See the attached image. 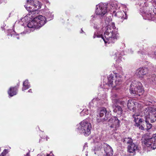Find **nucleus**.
<instances>
[{
  "instance_id": "nucleus-42",
  "label": "nucleus",
  "mask_w": 156,
  "mask_h": 156,
  "mask_svg": "<svg viewBox=\"0 0 156 156\" xmlns=\"http://www.w3.org/2000/svg\"><path fill=\"white\" fill-rule=\"evenodd\" d=\"M154 54L155 55H156V52H154Z\"/></svg>"
},
{
  "instance_id": "nucleus-24",
  "label": "nucleus",
  "mask_w": 156,
  "mask_h": 156,
  "mask_svg": "<svg viewBox=\"0 0 156 156\" xmlns=\"http://www.w3.org/2000/svg\"><path fill=\"white\" fill-rule=\"evenodd\" d=\"M103 144L100 143H98L97 145H96L95 147V149L94 150V151H100L102 153H103Z\"/></svg>"
},
{
  "instance_id": "nucleus-14",
  "label": "nucleus",
  "mask_w": 156,
  "mask_h": 156,
  "mask_svg": "<svg viewBox=\"0 0 156 156\" xmlns=\"http://www.w3.org/2000/svg\"><path fill=\"white\" fill-rule=\"evenodd\" d=\"M138 104L134 99L128 100L127 103V107L128 109L130 111L134 112L136 109V107L138 106Z\"/></svg>"
},
{
  "instance_id": "nucleus-22",
  "label": "nucleus",
  "mask_w": 156,
  "mask_h": 156,
  "mask_svg": "<svg viewBox=\"0 0 156 156\" xmlns=\"http://www.w3.org/2000/svg\"><path fill=\"white\" fill-rule=\"evenodd\" d=\"M107 111L106 109L105 108H102L100 109V113H99V117H102L105 114V118L107 117L108 116H110L111 114H106Z\"/></svg>"
},
{
  "instance_id": "nucleus-39",
  "label": "nucleus",
  "mask_w": 156,
  "mask_h": 156,
  "mask_svg": "<svg viewBox=\"0 0 156 156\" xmlns=\"http://www.w3.org/2000/svg\"><path fill=\"white\" fill-rule=\"evenodd\" d=\"M28 92H32V90L31 89H30L28 90Z\"/></svg>"
},
{
  "instance_id": "nucleus-33",
  "label": "nucleus",
  "mask_w": 156,
  "mask_h": 156,
  "mask_svg": "<svg viewBox=\"0 0 156 156\" xmlns=\"http://www.w3.org/2000/svg\"><path fill=\"white\" fill-rule=\"evenodd\" d=\"M7 152V150L5 149L2 153V154L1 155H0V156H6V154Z\"/></svg>"
},
{
  "instance_id": "nucleus-11",
  "label": "nucleus",
  "mask_w": 156,
  "mask_h": 156,
  "mask_svg": "<svg viewBox=\"0 0 156 156\" xmlns=\"http://www.w3.org/2000/svg\"><path fill=\"white\" fill-rule=\"evenodd\" d=\"M103 153L105 156H112L113 154V151L112 148L106 143L103 144Z\"/></svg>"
},
{
  "instance_id": "nucleus-25",
  "label": "nucleus",
  "mask_w": 156,
  "mask_h": 156,
  "mask_svg": "<svg viewBox=\"0 0 156 156\" xmlns=\"http://www.w3.org/2000/svg\"><path fill=\"white\" fill-rule=\"evenodd\" d=\"M30 87V84L28 82V80H26L23 82V87L22 90L23 91L26 90Z\"/></svg>"
},
{
  "instance_id": "nucleus-26",
  "label": "nucleus",
  "mask_w": 156,
  "mask_h": 156,
  "mask_svg": "<svg viewBox=\"0 0 156 156\" xmlns=\"http://www.w3.org/2000/svg\"><path fill=\"white\" fill-rule=\"evenodd\" d=\"M98 98H96L93 99L92 101L90 103V106H98L99 105L98 102L99 101Z\"/></svg>"
},
{
  "instance_id": "nucleus-38",
  "label": "nucleus",
  "mask_w": 156,
  "mask_h": 156,
  "mask_svg": "<svg viewBox=\"0 0 156 156\" xmlns=\"http://www.w3.org/2000/svg\"><path fill=\"white\" fill-rule=\"evenodd\" d=\"M26 156H30V155L29 153H27V154H26Z\"/></svg>"
},
{
  "instance_id": "nucleus-13",
  "label": "nucleus",
  "mask_w": 156,
  "mask_h": 156,
  "mask_svg": "<svg viewBox=\"0 0 156 156\" xmlns=\"http://www.w3.org/2000/svg\"><path fill=\"white\" fill-rule=\"evenodd\" d=\"M37 23L36 22L35 20V19L34 18L31 21L29 22L27 24V27H25V28L26 29L27 31H26L25 32L24 31L23 32V34H26V33H30L31 31L30 30H28L27 29V28H39L38 27H37ZM22 33H21V34H22Z\"/></svg>"
},
{
  "instance_id": "nucleus-4",
  "label": "nucleus",
  "mask_w": 156,
  "mask_h": 156,
  "mask_svg": "<svg viewBox=\"0 0 156 156\" xmlns=\"http://www.w3.org/2000/svg\"><path fill=\"white\" fill-rule=\"evenodd\" d=\"M77 127L76 131L78 133L87 136L91 133V125L87 120H84L81 122L77 125Z\"/></svg>"
},
{
  "instance_id": "nucleus-40",
  "label": "nucleus",
  "mask_w": 156,
  "mask_h": 156,
  "mask_svg": "<svg viewBox=\"0 0 156 156\" xmlns=\"http://www.w3.org/2000/svg\"><path fill=\"white\" fill-rule=\"evenodd\" d=\"M47 156H51V155H50V154H47Z\"/></svg>"
},
{
  "instance_id": "nucleus-2",
  "label": "nucleus",
  "mask_w": 156,
  "mask_h": 156,
  "mask_svg": "<svg viewBox=\"0 0 156 156\" xmlns=\"http://www.w3.org/2000/svg\"><path fill=\"white\" fill-rule=\"evenodd\" d=\"M111 18H106L105 23L106 25L104 29L105 30L104 34H99L97 30L94 33L93 38L101 37L107 45L111 43H114L118 37V34L115 31V24L111 22Z\"/></svg>"
},
{
  "instance_id": "nucleus-27",
  "label": "nucleus",
  "mask_w": 156,
  "mask_h": 156,
  "mask_svg": "<svg viewBox=\"0 0 156 156\" xmlns=\"http://www.w3.org/2000/svg\"><path fill=\"white\" fill-rule=\"evenodd\" d=\"M108 116L106 117V118L104 117V118H102V117H100L98 116L97 121L98 123H104L108 119Z\"/></svg>"
},
{
  "instance_id": "nucleus-5",
  "label": "nucleus",
  "mask_w": 156,
  "mask_h": 156,
  "mask_svg": "<svg viewBox=\"0 0 156 156\" xmlns=\"http://www.w3.org/2000/svg\"><path fill=\"white\" fill-rule=\"evenodd\" d=\"M151 9L148 6V4L144 2L140 9V12L144 19L151 20H154V14L152 12V9Z\"/></svg>"
},
{
  "instance_id": "nucleus-28",
  "label": "nucleus",
  "mask_w": 156,
  "mask_h": 156,
  "mask_svg": "<svg viewBox=\"0 0 156 156\" xmlns=\"http://www.w3.org/2000/svg\"><path fill=\"white\" fill-rule=\"evenodd\" d=\"M122 141L125 143L130 144L133 143L132 140L130 138H125L122 139Z\"/></svg>"
},
{
  "instance_id": "nucleus-45",
  "label": "nucleus",
  "mask_w": 156,
  "mask_h": 156,
  "mask_svg": "<svg viewBox=\"0 0 156 156\" xmlns=\"http://www.w3.org/2000/svg\"><path fill=\"white\" fill-rule=\"evenodd\" d=\"M19 83H18V84H17L18 86H18H19Z\"/></svg>"
},
{
  "instance_id": "nucleus-16",
  "label": "nucleus",
  "mask_w": 156,
  "mask_h": 156,
  "mask_svg": "<svg viewBox=\"0 0 156 156\" xmlns=\"http://www.w3.org/2000/svg\"><path fill=\"white\" fill-rule=\"evenodd\" d=\"M111 98L113 103H114L117 105L118 104H120L122 106H124V101L121 99H118L117 94H113L111 96Z\"/></svg>"
},
{
  "instance_id": "nucleus-6",
  "label": "nucleus",
  "mask_w": 156,
  "mask_h": 156,
  "mask_svg": "<svg viewBox=\"0 0 156 156\" xmlns=\"http://www.w3.org/2000/svg\"><path fill=\"white\" fill-rule=\"evenodd\" d=\"M107 12V6L104 4H100L96 6L95 13L96 15L93 16L92 19L94 20L98 17L101 19Z\"/></svg>"
},
{
  "instance_id": "nucleus-7",
  "label": "nucleus",
  "mask_w": 156,
  "mask_h": 156,
  "mask_svg": "<svg viewBox=\"0 0 156 156\" xmlns=\"http://www.w3.org/2000/svg\"><path fill=\"white\" fill-rule=\"evenodd\" d=\"M129 90L131 94L138 95L139 96L142 94L143 91L141 83L136 81H132L131 83Z\"/></svg>"
},
{
  "instance_id": "nucleus-48",
  "label": "nucleus",
  "mask_w": 156,
  "mask_h": 156,
  "mask_svg": "<svg viewBox=\"0 0 156 156\" xmlns=\"http://www.w3.org/2000/svg\"><path fill=\"white\" fill-rule=\"evenodd\" d=\"M46 140H47V137H46Z\"/></svg>"
},
{
  "instance_id": "nucleus-30",
  "label": "nucleus",
  "mask_w": 156,
  "mask_h": 156,
  "mask_svg": "<svg viewBox=\"0 0 156 156\" xmlns=\"http://www.w3.org/2000/svg\"><path fill=\"white\" fill-rule=\"evenodd\" d=\"M111 9L112 10L113 12L115 13L116 11L114 9H117L118 6L116 3H114L111 4L110 5Z\"/></svg>"
},
{
  "instance_id": "nucleus-34",
  "label": "nucleus",
  "mask_w": 156,
  "mask_h": 156,
  "mask_svg": "<svg viewBox=\"0 0 156 156\" xmlns=\"http://www.w3.org/2000/svg\"><path fill=\"white\" fill-rule=\"evenodd\" d=\"M37 156H44V155L43 154H39Z\"/></svg>"
},
{
  "instance_id": "nucleus-37",
  "label": "nucleus",
  "mask_w": 156,
  "mask_h": 156,
  "mask_svg": "<svg viewBox=\"0 0 156 156\" xmlns=\"http://www.w3.org/2000/svg\"><path fill=\"white\" fill-rule=\"evenodd\" d=\"M83 32H83V30L82 29H81V31H80V33H83Z\"/></svg>"
},
{
  "instance_id": "nucleus-44",
  "label": "nucleus",
  "mask_w": 156,
  "mask_h": 156,
  "mask_svg": "<svg viewBox=\"0 0 156 156\" xmlns=\"http://www.w3.org/2000/svg\"><path fill=\"white\" fill-rule=\"evenodd\" d=\"M94 27L95 28L97 29V27H95V26H94Z\"/></svg>"
},
{
  "instance_id": "nucleus-3",
  "label": "nucleus",
  "mask_w": 156,
  "mask_h": 156,
  "mask_svg": "<svg viewBox=\"0 0 156 156\" xmlns=\"http://www.w3.org/2000/svg\"><path fill=\"white\" fill-rule=\"evenodd\" d=\"M117 70V72L114 73L115 74V79L112 74L109 75L108 77L109 86L113 87L120 84L122 82V77L123 75L122 67H118Z\"/></svg>"
},
{
  "instance_id": "nucleus-43",
  "label": "nucleus",
  "mask_w": 156,
  "mask_h": 156,
  "mask_svg": "<svg viewBox=\"0 0 156 156\" xmlns=\"http://www.w3.org/2000/svg\"><path fill=\"white\" fill-rule=\"evenodd\" d=\"M26 17H25L24 18V19H25V20H26Z\"/></svg>"
},
{
  "instance_id": "nucleus-23",
  "label": "nucleus",
  "mask_w": 156,
  "mask_h": 156,
  "mask_svg": "<svg viewBox=\"0 0 156 156\" xmlns=\"http://www.w3.org/2000/svg\"><path fill=\"white\" fill-rule=\"evenodd\" d=\"M114 55H115V57H116L117 59L116 60V62L117 63H119L122 61L124 60V58L122 57V55L119 54V52L117 51H116L114 52Z\"/></svg>"
},
{
  "instance_id": "nucleus-10",
  "label": "nucleus",
  "mask_w": 156,
  "mask_h": 156,
  "mask_svg": "<svg viewBox=\"0 0 156 156\" xmlns=\"http://www.w3.org/2000/svg\"><path fill=\"white\" fill-rule=\"evenodd\" d=\"M108 122L110 128H113L114 130H116L119 126L120 121L116 116L112 117Z\"/></svg>"
},
{
  "instance_id": "nucleus-29",
  "label": "nucleus",
  "mask_w": 156,
  "mask_h": 156,
  "mask_svg": "<svg viewBox=\"0 0 156 156\" xmlns=\"http://www.w3.org/2000/svg\"><path fill=\"white\" fill-rule=\"evenodd\" d=\"M45 15L47 17V18L49 20H51L53 17V15L48 11H47L45 12Z\"/></svg>"
},
{
  "instance_id": "nucleus-19",
  "label": "nucleus",
  "mask_w": 156,
  "mask_h": 156,
  "mask_svg": "<svg viewBox=\"0 0 156 156\" xmlns=\"http://www.w3.org/2000/svg\"><path fill=\"white\" fill-rule=\"evenodd\" d=\"M137 150V146L134 143H131L128 146V151L130 153L135 152Z\"/></svg>"
},
{
  "instance_id": "nucleus-18",
  "label": "nucleus",
  "mask_w": 156,
  "mask_h": 156,
  "mask_svg": "<svg viewBox=\"0 0 156 156\" xmlns=\"http://www.w3.org/2000/svg\"><path fill=\"white\" fill-rule=\"evenodd\" d=\"M113 112L117 113L118 115H120L122 112V108L116 104L113 103L112 105Z\"/></svg>"
},
{
  "instance_id": "nucleus-47",
  "label": "nucleus",
  "mask_w": 156,
  "mask_h": 156,
  "mask_svg": "<svg viewBox=\"0 0 156 156\" xmlns=\"http://www.w3.org/2000/svg\"><path fill=\"white\" fill-rule=\"evenodd\" d=\"M23 25H24V23H23ZM23 26H24V25H23Z\"/></svg>"
},
{
  "instance_id": "nucleus-15",
  "label": "nucleus",
  "mask_w": 156,
  "mask_h": 156,
  "mask_svg": "<svg viewBox=\"0 0 156 156\" xmlns=\"http://www.w3.org/2000/svg\"><path fill=\"white\" fill-rule=\"evenodd\" d=\"M148 69L145 67L140 68L136 70V75L139 77H143L147 74Z\"/></svg>"
},
{
  "instance_id": "nucleus-46",
  "label": "nucleus",
  "mask_w": 156,
  "mask_h": 156,
  "mask_svg": "<svg viewBox=\"0 0 156 156\" xmlns=\"http://www.w3.org/2000/svg\"><path fill=\"white\" fill-rule=\"evenodd\" d=\"M94 154H96V152H95H95H94Z\"/></svg>"
},
{
  "instance_id": "nucleus-1",
  "label": "nucleus",
  "mask_w": 156,
  "mask_h": 156,
  "mask_svg": "<svg viewBox=\"0 0 156 156\" xmlns=\"http://www.w3.org/2000/svg\"><path fill=\"white\" fill-rule=\"evenodd\" d=\"M143 113V116L133 115L132 117L135 122V125L142 130H145V125L147 129H150L152 127V125L149 121L152 123L156 121V108L147 107L144 109Z\"/></svg>"
},
{
  "instance_id": "nucleus-21",
  "label": "nucleus",
  "mask_w": 156,
  "mask_h": 156,
  "mask_svg": "<svg viewBox=\"0 0 156 156\" xmlns=\"http://www.w3.org/2000/svg\"><path fill=\"white\" fill-rule=\"evenodd\" d=\"M147 80L148 82L151 83L156 84V75H147Z\"/></svg>"
},
{
  "instance_id": "nucleus-36",
  "label": "nucleus",
  "mask_w": 156,
  "mask_h": 156,
  "mask_svg": "<svg viewBox=\"0 0 156 156\" xmlns=\"http://www.w3.org/2000/svg\"><path fill=\"white\" fill-rule=\"evenodd\" d=\"M87 147V144H85L84 145V147Z\"/></svg>"
},
{
  "instance_id": "nucleus-17",
  "label": "nucleus",
  "mask_w": 156,
  "mask_h": 156,
  "mask_svg": "<svg viewBox=\"0 0 156 156\" xmlns=\"http://www.w3.org/2000/svg\"><path fill=\"white\" fill-rule=\"evenodd\" d=\"M115 15L119 18L120 22H122L124 20L127 19V18L126 12L124 11L117 12L115 14Z\"/></svg>"
},
{
  "instance_id": "nucleus-8",
  "label": "nucleus",
  "mask_w": 156,
  "mask_h": 156,
  "mask_svg": "<svg viewBox=\"0 0 156 156\" xmlns=\"http://www.w3.org/2000/svg\"><path fill=\"white\" fill-rule=\"evenodd\" d=\"M142 142L147 147L151 150L156 149V134H154L151 138L142 139Z\"/></svg>"
},
{
  "instance_id": "nucleus-20",
  "label": "nucleus",
  "mask_w": 156,
  "mask_h": 156,
  "mask_svg": "<svg viewBox=\"0 0 156 156\" xmlns=\"http://www.w3.org/2000/svg\"><path fill=\"white\" fill-rule=\"evenodd\" d=\"M17 88L16 87H11L8 91V94L11 97L15 95L17 93Z\"/></svg>"
},
{
  "instance_id": "nucleus-35",
  "label": "nucleus",
  "mask_w": 156,
  "mask_h": 156,
  "mask_svg": "<svg viewBox=\"0 0 156 156\" xmlns=\"http://www.w3.org/2000/svg\"><path fill=\"white\" fill-rule=\"evenodd\" d=\"M138 53L139 54H140V53L142 55H143L144 52L143 51H142L141 52H140V51H139L138 52Z\"/></svg>"
},
{
  "instance_id": "nucleus-31",
  "label": "nucleus",
  "mask_w": 156,
  "mask_h": 156,
  "mask_svg": "<svg viewBox=\"0 0 156 156\" xmlns=\"http://www.w3.org/2000/svg\"><path fill=\"white\" fill-rule=\"evenodd\" d=\"M8 35L13 37L14 38L16 37L18 39H19V35L18 34H16V33L14 31L12 32V33H10L9 34H8Z\"/></svg>"
},
{
  "instance_id": "nucleus-41",
  "label": "nucleus",
  "mask_w": 156,
  "mask_h": 156,
  "mask_svg": "<svg viewBox=\"0 0 156 156\" xmlns=\"http://www.w3.org/2000/svg\"><path fill=\"white\" fill-rule=\"evenodd\" d=\"M100 99H101V98H100V99H98V100H99V101L98 102V103L99 104V103L100 102V101H100Z\"/></svg>"
},
{
  "instance_id": "nucleus-32",
  "label": "nucleus",
  "mask_w": 156,
  "mask_h": 156,
  "mask_svg": "<svg viewBox=\"0 0 156 156\" xmlns=\"http://www.w3.org/2000/svg\"><path fill=\"white\" fill-rule=\"evenodd\" d=\"M88 110L87 109H84L80 112V115L82 116L87 115L88 114Z\"/></svg>"
},
{
  "instance_id": "nucleus-9",
  "label": "nucleus",
  "mask_w": 156,
  "mask_h": 156,
  "mask_svg": "<svg viewBox=\"0 0 156 156\" xmlns=\"http://www.w3.org/2000/svg\"><path fill=\"white\" fill-rule=\"evenodd\" d=\"M24 6L26 9L31 12L32 14L35 13V12H37V10L36 6L34 4L33 0H27V2Z\"/></svg>"
},
{
  "instance_id": "nucleus-12",
  "label": "nucleus",
  "mask_w": 156,
  "mask_h": 156,
  "mask_svg": "<svg viewBox=\"0 0 156 156\" xmlns=\"http://www.w3.org/2000/svg\"><path fill=\"white\" fill-rule=\"evenodd\" d=\"M34 18L36 22L37 23V27H38L39 28L42 27L46 22V18L42 15L38 16Z\"/></svg>"
}]
</instances>
